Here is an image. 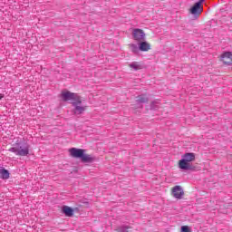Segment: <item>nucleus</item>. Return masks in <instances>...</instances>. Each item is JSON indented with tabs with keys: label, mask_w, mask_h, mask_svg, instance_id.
Masks as SVG:
<instances>
[{
	"label": "nucleus",
	"mask_w": 232,
	"mask_h": 232,
	"mask_svg": "<svg viewBox=\"0 0 232 232\" xmlns=\"http://www.w3.org/2000/svg\"><path fill=\"white\" fill-rule=\"evenodd\" d=\"M139 48L140 52H150V50H151V44L148 42H141L139 44Z\"/></svg>",
	"instance_id": "nucleus-9"
},
{
	"label": "nucleus",
	"mask_w": 232,
	"mask_h": 232,
	"mask_svg": "<svg viewBox=\"0 0 232 232\" xmlns=\"http://www.w3.org/2000/svg\"><path fill=\"white\" fill-rule=\"evenodd\" d=\"M71 157H73L74 159H82V154L84 153V150L82 149H75L72 148L69 150Z\"/></svg>",
	"instance_id": "nucleus-5"
},
{
	"label": "nucleus",
	"mask_w": 232,
	"mask_h": 232,
	"mask_svg": "<svg viewBox=\"0 0 232 232\" xmlns=\"http://www.w3.org/2000/svg\"><path fill=\"white\" fill-rule=\"evenodd\" d=\"M130 47L133 52H137V46L134 44H130Z\"/></svg>",
	"instance_id": "nucleus-19"
},
{
	"label": "nucleus",
	"mask_w": 232,
	"mask_h": 232,
	"mask_svg": "<svg viewBox=\"0 0 232 232\" xmlns=\"http://www.w3.org/2000/svg\"><path fill=\"white\" fill-rule=\"evenodd\" d=\"M72 106H76L78 104H82V100L81 99V96L74 94L72 100Z\"/></svg>",
	"instance_id": "nucleus-13"
},
{
	"label": "nucleus",
	"mask_w": 232,
	"mask_h": 232,
	"mask_svg": "<svg viewBox=\"0 0 232 232\" xmlns=\"http://www.w3.org/2000/svg\"><path fill=\"white\" fill-rule=\"evenodd\" d=\"M0 177L6 180L10 179V172L5 169H0Z\"/></svg>",
	"instance_id": "nucleus-15"
},
{
	"label": "nucleus",
	"mask_w": 232,
	"mask_h": 232,
	"mask_svg": "<svg viewBox=\"0 0 232 232\" xmlns=\"http://www.w3.org/2000/svg\"><path fill=\"white\" fill-rule=\"evenodd\" d=\"M181 232H189V227L188 226L181 227Z\"/></svg>",
	"instance_id": "nucleus-18"
},
{
	"label": "nucleus",
	"mask_w": 232,
	"mask_h": 232,
	"mask_svg": "<svg viewBox=\"0 0 232 232\" xmlns=\"http://www.w3.org/2000/svg\"><path fill=\"white\" fill-rule=\"evenodd\" d=\"M128 229H130L129 227H120L117 228L118 232H128Z\"/></svg>",
	"instance_id": "nucleus-17"
},
{
	"label": "nucleus",
	"mask_w": 232,
	"mask_h": 232,
	"mask_svg": "<svg viewBox=\"0 0 232 232\" xmlns=\"http://www.w3.org/2000/svg\"><path fill=\"white\" fill-rule=\"evenodd\" d=\"M221 61L224 64H231L232 63V53L231 52H226L221 55Z\"/></svg>",
	"instance_id": "nucleus-7"
},
{
	"label": "nucleus",
	"mask_w": 232,
	"mask_h": 232,
	"mask_svg": "<svg viewBox=\"0 0 232 232\" xmlns=\"http://www.w3.org/2000/svg\"><path fill=\"white\" fill-rule=\"evenodd\" d=\"M3 99H5V94L0 93V101H2Z\"/></svg>",
	"instance_id": "nucleus-20"
},
{
	"label": "nucleus",
	"mask_w": 232,
	"mask_h": 232,
	"mask_svg": "<svg viewBox=\"0 0 232 232\" xmlns=\"http://www.w3.org/2000/svg\"><path fill=\"white\" fill-rule=\"evenodd\" d=\"M195 153L188 152L182 156V159L179 161V169H193L191 162H195Z\"/></svg>",
	"instance_id": "nucleus-1"
},
{
	"label": "nucleus",
	"mask_w": 232,
	"mask_h": 232,
	"mask_svg": "<svg viewBox=\"0 0 232 232\" xmlns=\"http://www.w3.org/2000/svg\"><path fill=\"white\" fill-rule=\"evenodd\" d=\"M133 37L135 41H144V37H146V34L141 29H134Z\"/></svg>",
	"instance_id": "nucleus-6"
},
{
	"label": "nucleus",
	"mask_w": 232,
	"mask_h": 232,
	"mask_svg": "<svg viewBox=\"0 0 232 232\" xmlns=\"http://www.w3.org/2000/svg\"><path fill=\"white\" fill-rule=\"evenodd\" d=\"M171 195L174 198H178L180 200L182 197H184V189L180 186H175L171 188Z\"/></svg>",
	"instance_id": "nucleus-4"
},
{
	"label": "nucleus",
	"mask_w": 232,
	"mask_h": 232,
	"mask_svg": "<svg viewBox=\"0 0 232 232\" xmlns=\"http://www.w3.org/2000/svg\"><path fill=\"white\" fill-rule=\"evenodd\" d=\"M129 67L137 72L138 70H142V63L140 62H133L129 64Z\"/></svg>",
	"instance_id": "nucleus-11"
},
{
	"label": "nucleus",
	"mask_w": 232,
	"mask_h": 232,
	"mask_svg": "<svg viewBox=\"0 0 232 232\" xmlns=\"http://www.w3.org/2000/svg\"><path fill=\"white\" fill-rule=\"evenodd\" d=\"M62 211L64 213L65 217H73V208L68 206H63Z\"/></svg>",
	"instance_id": "nucleus-10"
},
{
	"label": "nucleus",
	"mask_w": 232,
	"mask_h": 232,
	"mask_svg": "<svg viewBox=\"0 0 232 232\" xmlns=\"http://www.w3.org/2000/svg\"><path fill=\"white\" fill-rule=\"evenodd\" d=\"M86 111V107L81 106V104L74 105V113L75 115H81V113H84Z\"/></svg>",
	"instance_id": "nucleus-12"
},
{
	"label": "nucleus",
	"mask_w": 232,
	"mask_h": 232,
	"mask_svg": "<svg viewBox=\"0 0 232 232\" xmlns=\"http://www.w3.org/2000/svg\"><path fill=\"white\" fill-rule=\"evenodd\" d=\"M138 102H148V97L145 95L138 96L137 98Z\"/></svg>",
	"instance_id": "nucleus-16"
},
{
	"label": "nucleus",
	"mask_w": 232,
	"mask_h": 232,
	"mask_svg": "<svg viewBox=\"0 0 232 232\" xmlns=\"http://www.w3.org/2000/svg\"><path fill=\"white\" fill-rule=\"evenodd\" d=\"M75 93L70 92V91H63L61 93V97L63 101L67 102V101H72Z\"/></svg>",
	"instance_id": "nucleus-8"
},
{
	"label": "nucleus",
	"mask_w": 232,
	"mask_h": 232,
	"mask_svg": "<svg viewBox=\"0 0 232 232\" xmlns=\"http://www.w3.org/2000/svg\"><path fill=\"white\" fill-rule=\"evenodd\" d=\"M202 3H204V0H199L189 9L192 15H200V14L204 12V5H202Z\"/></svg>",
	"instance_id": "nucleus-3"
},
{
	"label": "nucleus",
	"mask_w": 232,
	"mask_h": 232,
	"mask_svg": "<svg viewBox=\"0 0 232 232\" xmlns=\"http://www.w3.org/2000/svg\"><path fill=\"white\" fill-rule=\"evenodd\" d=\"M11 153H15L18 157H26L30 153V147L25 143H15L14 147L9 149Z\"/></svg>",
	"instance_id": "nucleus-2"
},
{
	"label": "nucleus",
	"mask_w": 232,
	"mask_h": 232,
	"mask_svg": "<svg viewBox=\"0 0 232 232\" xmlns=\"http://www.w3.org/2000/svg\"><path fill=\"white\" fill-rule=\"evenodd\" d=\"M81 159H82V162H93V160H94V159H93V157H92V155L84 154V152Z\"/></svg>",
	"instance_id": "nucleus-14"
}]
</instances>
